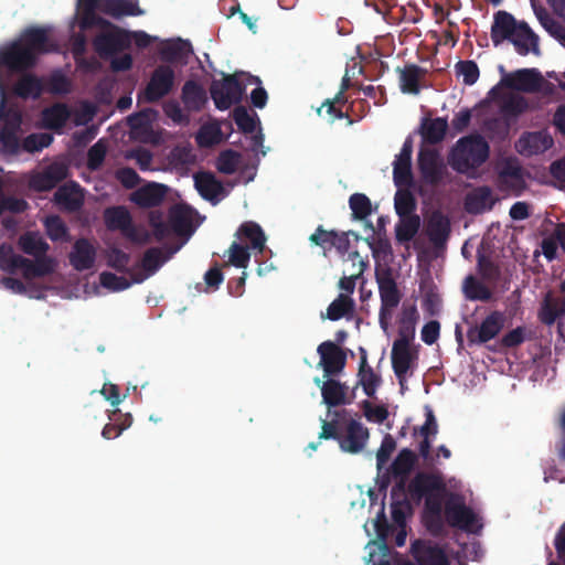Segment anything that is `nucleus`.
<instances>
[{
    "label": "nucleus",
    "mask_w": 565,
    "mask_h": 565,
    "mask_svg": "<svg viewBox=\"0 0 565 565\" xmlns=\"http://www.w3.org/2000/svg\"><path fill=\"white\" fill-rule=\"evenodd\" d=\"M50 29L29 26L20 36L0 49V67L10 72L32 68L40 54L51 51Z\"/></svg>",
    "instance_id": "obj_1"
},
{
    "label": "nucleus",
    "mask_w": 565,
    "mask_h": 565,
    "mask_svg": "<svg viewBox=\"0 0 565 565\" xmlns=\"http://www.w3.org/2000/svg\"><path fill=\"white\" fill-rule=\"evenodd\" d=\"M446 483L439 473L419 471L408 482L407 494L412 502L419 504L425 501V513L428 529L437 532L441 529L443 503Z\"/></svg>",
    "instance_id": "obj_2"
},
{
    "label": "nucleus",
    "mask_w": 565,
    "mask_h": 565,
    "mask_svg": "<svg viewBox=\"0 0 565 565\" xmlns=\"http://www.w3.org/2000/svg\"><path fill=\"white\" fill-rule=\"evenodd\" d=\"M490 147L480 135L460 138L449 154V163L458 173L481 167L489 158Z\"/></svg>",
    "instance_id": "obj_3"
},
{
    "label": "nucleus",
    "mask_w": 565,
    "mask_h": 565,
    "mask_svg": "<svg viewBox=\"0 0 565 565\" xmlns=\"http://www.w3.org/2000/svg\"><path fill=\"white\" fill-rule=\"evenodd\" d=\"M175 73L170 65H158L150 74L145 88L138 93V103L156 104L172 93Z\"/></svg>",
    "instance_id": "obj_4"
},
{
    "label": "nucleus",
    "mask_w": 565,
    "mask_h": 565,
    "mask_svg": "<svg viewBox=\"0 0 565 565\" xmlns=\"http://www.w3.org/2000/svg\"><path fill=\"white\" fill-rule=\"evenodd\" d=\"M241 75L244 73L227 74L222 79L212 81L210 94L218 110H227L242 100L245 87L238 79Z\"/></svg>",
    "instance_id": "obj_5"
},
{
    "label": "nucleus",
    "mask_w": 565,
    "mask_h": 565,
    "mask_svg": "<svg viewBox=\"0 0 565 565\" xmlns=\"http://www.w3.org/2000/svg\"><path fill=\"white\" fill-rule=\"evenodd\" d=\"M95 51L102 57L114 56L131 45L130 31L124 30L113 23V26H107L102 33L93 40Z\"/></svg>",
    "instance_id": "obj_6"
},
{
    "label": "nucleus",
    "mask_w": 565,
    "mask_h": 565,
    "mask_svg": "<svg viewBox=\"0 0 565 565\" xmlns=\"http://www.w3.org/2000/svg\"><path fill=\"white\" fill-rule=\"evenodd\" d=\"M417 166L420 179L426 185H439L447 173V167L437 149L420 148L417 157Z\"/></svg>",
    "instance_id": "obj_7"
},
{
    "label": "nucleus",
    "mask_w": 565,
    "mask_h": 565,
    "mask_svg": "<svg viewBox=\"0 0 565 565\" xmlns=\"http://www.w3.org/2000/svg\"><path fill=\"white\" fill-rule=\"evenodd\" d=\"M412 559L403 565H450L445 550L429 540H415L411 545Z\"/></svg>",
    "instance_id": "obj_8"
},
{
    "label": "nucleus",
    "mask_w": 565,
    "mask_h": 565,
    "mask_svg": "<svg viewBox=\"0 0 565 565\" xmlns=\"http://www.w3.org/2000/svg\"><path fill=\"white\" fill-rule=\"evenodd\" d=\"M445 518L451 527L475 532L477 515L459 497H451L445 503Z\"/></svg>",
    "instance_id": "obj_9"
},
{
    "label": "nucleus",
    "mask_w": 565,
    "mask_h": 565,
    "mask_svg": "<svg viewBox=\"0 0 565 565\" xmlns=\"http://www.w3.org/2000/svg\"><path fill=\"white\" fill-rule=\"evenodd\" d=\"M504 318L500 311H492L480 326H471L467 331V340L470 345L483 344L494 339L503 328Z\"/></svg>",
    "instance_id": "obj_10"
},
{
    "label": "nucleus",
    "mask_w": 565,
    "mask_h": 565,
    "mask_svg": "<svg viewBox=\"0 0 565 565\" xmlns=\"http://www.w3.org/2000/svg\"><path fill=\"white\" fill-rule=\"evenodd\" d=\"M413 140L411 137L404 141L401 152L393 162V180L397 188L414 186V175L412 172Z\"/></svg>",
    "instance_id": "obj_11"
},
{
    "label": "nucleus",
    "mask_w": 565,
    "mask_h": 565,
    "mask_svg": "<svg viewBox=\"0 0 565 565\" xmlns=\"http://www.w3.org/2000/svg\"><path fill=\"white\" fill-rule=\"evenodd\" d=\"M320 355V365L324 371V376H331L340 373L347 362L344 351L332 341H324L317 349Z\"/></svg>",
    "instance_id": "obj_12"
},
{
    "label": "nucleus",
    "mask_w": 565,
    "mask_h": 565,
    "mask_svg": "<svg viewBox=\"0 0 565 565\" xmlns=\"http://www.w3.org/2000/svg\"><path fill=\"white\" fill-rule=\"evenodd\" d=\"M426 233L435 248H443L451 233L449 216L439 210L433 211L426 223Z\"/></svg>",
    "instance_id": "obj_13"
},
{
    "label": "nucleus",
    "mask_w": 565,
    "mask_h": 565,
    "mask_svg": "<svg viewBox=\"0 0 565 565\" xmlns=\"http://www.w3.org/2000/svg\"><path fill=\"white\" fill-rule=\"evenodd\" d=\"M369 429L360 422L351 419L347 425L344 436H341L339 446L342 451L350 454H358L365 447L369 439Z\"/></svg>",
    "instance_id": "obj_14"
},
{
    "label": "nucleus",
    "mask_w": 565,
    "mask_h": 565,
    "mask_svg": "<svg viewBox=\"0 0 565 565\" xmlns=\"http://www.w3.org/2000/svg\"><path fill=\"white\" fill-rule=\"evenodd\" d=\"M376 282L379 285L381 307L391 309L396 308L401 302L402 294L391 273V269L376 271Z\"/></svg>",
    "instance_id": "obj_15"
},
{
    "label": "nucleus",
    "mask_w": 565,
    "mask_h": 565,
    "mask_svg": "<svg viewBox=\"0 0 565 565\" xmlns=\"http://www.w3.org/2000/svg\"><path fill=\"white\" fill-rule=\"evenodd\" d=\"M519 25L520 21H516L511 13L503 10L495 12L491 25V40L494 46L512 39Z\"/></svg>",
    "instance_id": "obj_16"
},
{
    "label": "nucleus",
    "mask_w": 565,
    "mask_h": 565,
    "mask_svg": "<svg viewBox=\"0 0 565 565\" xmlns=\"http://www.w3.org/2000/svg\"><path fill=\"white\" fill-rule=\"evenodd\" d=\"M541 79L542 76L535 68H523L503 77L501 85L521 92H534L539 88Z\"/></svg>",
    "instance_id": "obj_17"
},
{
    "label": "nucleus",
    "mask_w": 565,
    "mask_h": 565,
    "mask_svg": "<svg viewBox=\"0 0 565 565\" xmlns=\"http://www.w3.org/2000/svg\"><path fill=\"white\" fill-rule=\"evenodd\" d=\"M167 192V185L150 182L132 192L130 201L140 207H154L161 204Z\"/></svg>",
    "instance_id": "obj_18"
},
{
    "label": "nucleus",
    "mask_w": 565,
    "mask_h": 565,
    "mask_svg": "<svg viewBox=\"0 0 565 565\" xmlns=\"http://www.w3.org/2000/svg\"><path fill=\"white\" fill-rule=\"evenodd\" d=\"M392 367L398 379L401 386H404L406 375L412 367L416 355L411 351L409 343L394 342L392 348Z\"/></svg>",
    "instance_id": "obj_19"
},
{
    "label": "nucleus",
    "mask_w": 565,
    "mask_h": 565,
    "mask_svg": "<svg viewBox=\"0 0 565 565\" xmlns=\"http://www.w3.org/2000/svg\"><path fill=\"white\" fill-rule=\"evenodd\" d=\"M68 175V167L63 162L49 164L41 173L35 175L32 184L40 191H50Z\"/></svg>",
    "instance_id": "obj_20"
},
{
    "label": "nucleus",
    "mask_w": 565,
    "mask_h": 565,
    "mask_svg": "<svg viewBox=\"0 0 565 565\" xmlns=\"http://www.w3.org/2000/svg\"><path fill=\"white\" fill-rule=\"evenodd\" d=\"M68 175V167L63 162L49 164L41 173L35 175L32 184L40 191H50Z\"/></svg>",
    "instance_id": "obj_21"
},
{
    "label": "nucleus",
    "mask_w": 565,
    "mask_h": 565,
    "mask_svg": "<svg viewBox=\"0 0 565 565\" xmlns=\"http://www.w3.org/2000/svg\"><path fill=\"white\" fill-rule=\"evenodd\" d=\"M70 264L77 271L92 269L96 260V249L86 238H78L70 253Z\"/></svg>",
    "instance_id": "obj_22"
},
{
    "label": "nucleus",
    "mask_w": 565,
    "mask_h": 565,
    "mask_svg": "<svg viewBox=\"0 0 565 565\" xmlns=\"http://www.w3.org/2000/svg\"><path fill=\"white\" fill-rule=\"evenodd\" d=\"M518 54L525 56L529 53L540 55L539 36L532 31L525 21H520V25L509 40Z\"/></svg>",
    "instance_id": "obj_23"
},
{
    "label": "nucleus",
    "mask_w": 565,
    "mask_h": 565,
    "mask_svg": "<svg viewBox=\"0 0 565 565\" xmlns=\"http://www.w3.org/2000/svg\"><path fill=\"white\" fill-rule=\"evenodd\" d=\"M54 201L66 211L75 212L79 210L84 203L79 184L71 181L61 185L54 193Z\"/></svg>",
    "instance_id": "obj_24"
},
{
    "label": "nucleus",
    "mask_w": 565,
    "mask_h": 565,
    "mask_svg": "<svg viewBox=\"0 0 565 565\" xmlns=\"http://www.w3.org/2000/svg\"><path fill=\"white\" fill-rule=\"evenodd\" d=\"M495 201L489 186H479L468 193L465 199V210L469 214H482L492 210Z\"/></svg>",
    "instance_id": "obj_25"
},
{
    "label": "nucleus",
    "mask_w": 565,
    "mask_h": 565,
    "mask_svg": "<svg viewBox=\"0 0 565 565\" xmlns=\"http://www.w3.org/2000/svg\"><path fill=\"white\" fill-rule=\"evenodd\" d=\"M105 224L110 231H120L122 235L130 236L132 234V217L125 206H114L105 210Z\"/></svg>",
    "instance_id": "obj_26"
},
{
    "label": "nucleus",
    "mask_w": 565,
    "mask_h": 565,
    "mask_svg": "<svg viewBox=\"0 0 565 565\" xmlns=\"http://www.w3.org/2000/svg\"><path fill=\"white\" fill-rule=\"evenodd\" d=\"M360 363H359V371H358V377L360 384L363 388V392L366 396L373 397L375 395V392L377 387L381 384V376L377 375L372 366L367 363V353L364 348H360Z\"/></svg>",
    "instance_id": "obj_27"
},
{
    "label": "nucleus",
    "mask_w": 565,
    "mask_h": 565,
    "mask_svg": "<svg viewBox=\"0 0 565 565\" xmlns=\"http://www.w3.org/2000/svg\"><path fill=\"white\" fill-rule=\"evenodd\" d=\"M194 184L200 195L213 203L218 202V196L224 194V186L211 172H200L194 175Z\"/></svg>",
    "instance_id": "obj_28"
},
{
    "label": "nucleus",
    "mask_w": 565,
    "mask_h": 565,
    "mask_svg": "<svg viewBox=\"0 0 565 565\" xmlns=\"http://www.w3.org/2000/svg\"><path fill=\"white\" fill-rule=\"evenodd\" d=\"M399 73V88L404 94L418 95L420 92L419 82L426 75V70L416 65L407 64L403 68L397 67Z\"/></svg>",
    "instance_id": "obj_29"
},
{
    "label": "nucleus",
    "mask_w": 565,
    "mask_h": 565,
    "mask_svg": "<svg viewBox=\"0 0 565 565\" xmlns=\"http://www.w3.org/2000/svg\"><path fill=\"white\" fill-rule=\"evenodd\" d=\"M447 129V118H424L420 122L419 134L425 143L437 145L445 139Z\"/></svg>",
    "instance_id": "obj_30"
},
{
    "label": "nucleus",
    "mask_w": 565,
    "mask_h": 565,
    "mask_svg": "<svg viewBox=\"0 0 565 565\" xmlns=\"http://www.w3.org/2000/svg\"><path fill=\"white\" fill-rule=\"evenodd\" d=\"M12 92L23 99H39L44 92L43 81L34 74H24L13 85Z\"/></svg>",
    "instance_id": "obj_31"
},
{
    "label": "nucleus",
    "mask_w": 565,
    "mask_h": 565,
    "mask_svg": "<svg viewBox=\"0 0 565 565\" xmlns=\"http://www.w3.org/2000/svg\"><path fill=\"white\" fill-rule=\"evenodd\" d=\"M43 127L51 130H61L71 118V109L64 103H56L42 111Z\"/></svg>",
    "instance_id": "obj_32"
},
{
    "label": "nucleus",
    "mask_w": 565,
    "mask_h": 565,
    "mask_svg": "<svg viewBox=\"0 0 565 565\" xmlns=\"http://www.w3.org/2000/svg\"><path fill=\"white\" fill-rule=\"evenodd\" d=\"M102 12L115 19L143 14L137 0H104Z\"/></svg>",
    "instance_id": "obj_33"
},
{
    "label": "nucleus",
    "mask_w": 565,
    "mask_h": 565,
    "mask_svg": "<svg viewBox=\"0 0 565 565\" xmlns=\"http://www.w3.org/2000/svg\"><path fill=\"white\" fill-rule=\"evenodd\" d=\"M168 220L173 233L188 234L191 231L192 209L184 204H175L170 207Z\"/></svg>",
    "instance_id": "obj_34"
},
{
    "label": "nucleus",
    "mask_w": 565,
    "mask_h": 565,
    "mask_svg": "<svg viewBox=\"0 0 565 565\" xmlns=\"http://www.w3.org/2000/svg\"><path fill=\"white\" fill-rule=\"evenodd\" d=\"M321 395L323 403L330 407H337L350 404L351 399L347 398V386L338 380L328 379L321 386Z\"/></svg>",
    "instance_id": "obj_35"
},
{
    "label": "nucleus",
    "mask_w": 565,
    "mask_h": 565,
    "mask_svg": "<svg viewBox=\"0 0 565 565\" xmlns=\"http://www.w3.org/2000/svg\"><path fill=\"white\" fill-rule=\"evenodd\" d=\"M182 102L190 111H200L207 102L206 92L194 81H186L182 87Z\"/></svg>",
    "instance_id": "obj_36"
},
{
    "label": "nucleus",
    "mask_w": 565,
    "mask_h": 565,
    "mask_svg": "<svg viewBox=\"0 0 565 565\" xmlns=\"http://www.w3.org/2000/svg\"><path fill=\"white\" fill-rule=\"evenodd\" d=\"M419 315L415 305L404 307L399 318L398 338L394 342L411 343L415 337Z\"/></svg>",
    "instance_id": "obj_37"
},
{
    "label": "nucleus",
    "mask_w": 565,
    "mask_h": 565,
    "mask_svg": "<svg viewBox=\"0 0 565 565\" xmlns=\"http://www.w3.org/2000/svg\"><path fill=\"white\" fill-rule=\"evenodd\" d=\"M565 315L559 297H555L551 291L546 292L541 303L539 319L545 326H553L557 318Z\"/></svg>",
    "instance_id": "obj_38"
},
{
    "label": "nucleus",
    "mask_w": 565,
    "mask_h": 565,
    "mask_svg": "<svg viewBox=\"0 0 565 565\" xmlns=\"http://www.w3.org/2000/svg\"><path fill=\"white\" fill-rule=\"evenodd\" d=\"M395 225V237L399 243L411 242L420 228V217L418 214L398 216Z\"/></svg>",
    "instance_id": "obj_39"
},
{
    "label": "nucleus",
    "mask_w": 565,
    "mask_h": 565,
    "mask_svg": "<svg viewBox=\"0 0 565 565\" xmlns=\"http://www.w3.org/2000/svg\"><path fill=\"white\" fill-rule=\"evenodd\" d=\"M34 260L25 258L22 275L25 279L40 278L54 271V262L47 256L34 257Z\"/></svg>",
    "instance_id": "obj_40"
},
{
    "label": "nucleus",
    "mask_w": 565,
    "mask_h": 565,
    "mask_svg": "<svg viewBox=\"0 0 565 565\" xmlns=\"http://www.w3.org/2000/svg\"><path fill=\"white\" fill-rule=\"evenodd\" d=\"M18 245L26 255L39 257L45 256L49 244L35 232H26L19 237Z\"/></svg>",
    "instance_id": "obj_41"
},
{
    "label": "nucleus",
    "mask_w": 565,
    "mask_h": 565,
    "mask_svg": "<svg viewBox=\"0 0 565 565\" xmlns=\"http://www.w3.org/2000/svg\"><path fill=\"white\" fill-rule=\"evenodd\" d=\"M190 53H192L190 44L182 40L169 42L160 51L162 61L169 63L185 61Z\"/></svg>",
    "instance_id": "obj_42"
},
{
    "label": "nucleus",
    "mask_w": 565,
    "mask_h": 565,
    "mask_svg": "<svg viewBox=\"0 0 565 565\" xmlns=\"http://www.w3.org/2000/svg\"><path fill=\"white\" fill-rule=\"evenodd\" d=\"M417 462V455L409 448H403L392 463L394 477H408Z\"/></svg>",
    "instance_id": "obj_43"
},
{
    "label": "nucleus",
    "mask_w": 565,
    "mask_h": 565,
    "mask_svg": "<svg viewBox=\"0 0 565 565\" xmlns=\"http://www.w3.org/2000/svg\"><path fill=\"white\" fill-rule=\"evenodd\" d=\"M238 236H243L250 242V246L253 249H257L258 252H263L265 248L266 236L262 227L252 221L244 222L238 231Z\"/></svg>",
    "instance_id": "obj_44"
},
{
    "label": "nucleus",
    "mask_w": 565,
    "mask_h": 565,
    "mask_svg": "<svg viewBox=\"0 0 565 565\" xmlns=\"http://www.w3.org/2000/svg\"><path fill=\"white\" fill-rule=\"evenodd\" d=\"M409 189L397 188L394 196V207L398 216L416 214L417 201Z\"/></svg>",
    "instance_id": "obj_45"
},
{
    "label": "nucleus",
    "mask_w": 565,
    "mask_h": 565,
    "mask_svg": "<svg viewBox=\"0 0 565 565\" xmlns=\"http://www.w3.org/2000/svg\"><path fill=\"white\" fill-rule=\"evenodd\" d=\"M354 310V300L348 296L340 294L327 309V318L332 321L340 320L344 316L352 313Z\"/></svg>",
    "instance_id": "obj_46"
},
{
    "label": "nucleus",
    "mask_w": 565,
    "mask_h": 565,
    "mask_svg": "<svg viewBox=\"0 0 565 565\" xmlns=\"http://www.w3.org/2000/svg\"><path fill=\"white\" fill-rule=\"evenodd\" d=\"M466 298L472 301H489L492 298L491 290L473 276H468L463 282Z\"/></svg>",
    "instance_id": "obj_47"
},
{
    "label": "nucleus",
    "mask_w": 565,
    "mask_h": 565,
    "mask_svg": "<svg viewBox=\"0 0 565 565\" xmlns=\"http://www.w3.org/2000/svg\"><path fill=\"white\" fill-rule=\"evenodd\" d=\"M533 11L535 17L537 18L540 24L544 28V30L554 39L561 36V32H563V24L555 20L550 12L542 6H537L532 1Z\"/></svg>",
    "instance_id": "obj_48"
},
{
    "label": "nucleus",
    "mask_w": 565,
    "mask_h": 565,
    "mask_svg": "<svg viewBox=\"0 0 565 565\" xmlns=\"http://www.w3.org/2000/svg\"><path fill=\"white\" fill-rule=\"evenodd\" d=\"M529 108L526 98L519 94L508 95L501 104V113L507 117H518Z\"/></svg>",
    "instance_id": "obj_49"
},
{
    "label": "nucleus",
    "mask_w": 565,
    "mask_h": 565,
    "mask_svg": "<svg viewBox=\"0 0 565 565\" xmlns=\"http://www.w3.org/2000/svg\"><path fill=\"white\" fill-rule=\"evenodd\" d=\"M168 259L160 247H150L141 258L140 266L147 276L153 275Z\"/></svg>",
    "instance_id": "obj_50"
},
{
    "label": "nucleus",
    "mask_w": 565,
    "mask_h": 565,
    "mask_svg": "<svg viewBox=\"0 0 565 565\" xmlns=\"http://www.w3.org/2000/svg\"><path fill=\"white\" fill-rule=\"evenodd\" d=\"M113 26V23L105 18L98 15L96 10H78V28L85 32L93 28L105 29Z\"/></svg>",
    "instance_id": "obj_51"
},
{
    "label": "nucleus",
    "mask_w": 565,
    "mask_h": 565,
    "mask_svg": "<svg viewBox=\"0 0 565 565\" xmlns=\"http://www.w3.org/2000/svg\"><path fill=\"white\" fill-rule=\"evenodd\" d=\"M349 206L355 220H364L372 213L371 200L363 193H354L349 199Z\"/></svg>",
    "instance_id": "obj_52"
},
{
    "label": "nucleus",
    "mask_w": 565,
    "mask_h": 565,
    "mask_svg": "<svg viewBox=\"0 0 565 565\" xmlns=\"http://www.w3.org/2000/svg\"><path fill=\"white\" fill-rule=\"evenodd\" d=\"M241 154L232 149L223 150L216 159V169L224 174H233L238 167Z\"/></svg>",
    "instance_id": "obj_53"
},
{
    "label": "nucleus",
    "mask_w": 565,
    "mask_h": 565,
    "mask_svg": "<svg viewBox=\"0 0 565 565\" xmlns=\"http://www.w3.org/2000/svg\"><path fill=\"white\" fill-rule=\"evenodd\" d=\"M257 116H252L244 106H237L233 110V119L238 129L244 134H253L256 129Z\"/></svg>",
    "instance_id": "obj_54"
},
{
    "label": "nucleus",
    "mask_w": 565,
    "mask_h": 565,
    "mask_svg": "<svg viewBox=\"0 0 565 565\" xmlns=\"http://www.w3.org/2000/svg\"><path fill=\"white\" fill-rule=\"evenodd\" d=\"M53 142V136L46 132H35L26 136L22 142V148L26 152H38L49 147Z\"/></svg>",
    "instance_id": "obj_55"
},
{
    "label": "nucleus",
    "mask_w": 565,
    "mask_h": 565,
    "mask_svg": "<svg viewBox=\"0 0 565 565\" xmlns=\"http://www.w3.org/2000/svg\"><path fill=\"white\" fill-rule=\"evenodd\" d=\"M478 271L484 280L497 281L501 275L499 266L488 256L478 253Z\"/></svg>",
    "instance_id": "obj_56"
},
{
    "label": "nucleus",
    "mask_w": 565,
    "mask_h": 565,
    "mask_svg": "<svg viewBox=\"0 0 565 565\" xmlns=\"http://www.w3.org/2000/svg\"><path fill=\"white\" fill-rule=\"evenodd\" d=\"M456 72L459 76H462L463 84L468 86L473 85L480 75L477 63L471 60L459 61L456 64Z\"/></svg>",
    "instance_id": "obj_57"
},
{
    "label": "nucleus",
    "mask_w": 565,
    "mask_h": 565,
    "mask_svg": "<svg viewBox=\"0 0 565 565\" xmlns=\"http://www.w3.org/2000/svg\"><path fill=\"white\" fill-rule=\"evenodd\" d=\"M44 225L47 236L53 242L61 241L67 236V227L57 215L46 217Z\"/></svg>",
    "instance_id": "obj_58"
},
{
    "label": "nucleus",
    "mask_w": 565,
    "mask_h": 565,
    "mask_svg": "<svg viewBox=\"0 0 565 565\" xmlns=\"http://www.w3.org/2000/svg\"><path fill=\"white\" fill-rule=\"evenodd\" d=\"M106 151V146L102 140L97 141L88 149L86 162L88 170L96 171L103 166Z\"/></svg>",
    "instance_id": "obj_59"
},
{
    "label": "nucleus",
    "mask_w": 565,
    "mask_h": 565,
    "mask_svg": "<svg viewBox=\"0 0 565 565\" xmlns=\"http://www.w3.org/2000/svg\"><path fill=\"white\" fill-rule=\"evenodd\" d=\"M130 263V255L125 253L124 250L111 247L107 253V265L117 271L125 273L128 270V265Z\"/></svg>",
    "instance_id": "obj_60"
},
{
    "label": "nucleus",
    "mask_w": 565,
    "mask_h": 565,
    "mask_svg": "<svg viewBox=\"0 0 565 565\" xmlns=\"http://www.w3.org/2000/svg\"><path fill=\"white\" fill-rule=\"evenodd\" d=\"M103 287L113 291H121L130 287L129 280L124 276H117L110 271H104L99 276Z\"/></svg>",
    "instance_id": "obj_61"
},
{
    "label": "nucleus",
    "mask_w": 565,
    "mask_h": 565,
    "mask_svg": "<svg viewBox=\"0 0 565 565\" xmlns=\"http://www.w3.org/2000/svg\"><path fill=\"white\" fill-rule=\"evenodd\" d=\"M250 259L247 246L233 242L230 247V262L238 268H246Z\"/></svg>",
    "instance_id": "obj_62"
},
{
    "label": "nucleus",
    "mask_w": 565,
    "mask_h": 565,
    "mask_svg": "<svg viewBox=\"0 0 565 565\" xmlns=\"http://www.w3.org/2000/svg\"><path fill=\"white\" fill-rule=\"evenodd\" d=\"M334 237L335 231H327L322 225H319L316 232L310 235L309 241L324 250H330L333 247Z\"/></svg>",
    "instance_id": "obj_63"
},
{
    "label": "nucleus",
    "mask_w": 565,
    "mask_h": 565,
    "mask_svg": "<svg viewBox=\"0 0 565 565\" xmlns=\"http://www.w3.org/2000/svg\"><path fill=\"white\" fill-rule=\"evenodd\" d=\"M45 89L52 94H66L70 90V82L67 77L61 72H54L47 78L46 87H44V90Z\"/></svg>",
    "instance_id": "obj_64"
}]
</instances>
